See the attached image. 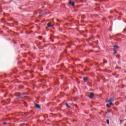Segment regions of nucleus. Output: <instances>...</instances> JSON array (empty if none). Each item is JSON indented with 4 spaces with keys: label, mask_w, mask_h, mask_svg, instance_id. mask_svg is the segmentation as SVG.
Segmentation results:
<instances>
[{
    "label": "nucleus",
    "mask_w": 126,
    "mask_h": 126,
    "mask_svg": "<svg viewBox=\"0 0 126 126\" xmlns=\"http://www.w3.org/2000/svg\"><path fill=\"white\" fill-rule=\"evenodd\" d=\"M69 4H70V5H71V6H74V5L75 4V2L72 1V0H70L69 1Z\"/></svg>",
    "instance_id": "f257e3e1"
},
{
    "label": "nucleus",
    "mask_w": 126,
    "mask_h": 126,
    "mask_svg": "<svg viewBox=\"0 0 126 126\" xmlns=\"http://www.w3.org/2000/svg\"><path fill=\"white\" fill-rule=\"evenodd\" d=\"M87 80H88V78H87V77L84 78V82H86L87 81Z\"/></svg>",
    "instance_id": "39448f33"
},
{
    "label": "nucleus",
    "mask_w": 126,
    "mask_h": 126,
    "mask_svg": "<svg viewBox=\"0 0 126 126\" xmlns=\"http://www.w3.org/2000/svg\"><path fill=\"white\" fill-rule=\"evenodd\" d=\"M114 48H119V47H118L117 45H114Z\"/></svg>",
    "instance_id": "f8f14e48"
},
{
    "label": "nucleus",
    "mask_w": 126,
    "mask_h": 126,
    "mask_svg": "<svg viewBox=\"0 0 126 126\" xmlns=\"http://www.w3.org/2000/svg\"><path fill=\"white\" fill-rule=\"evenodd\" d=\"M34 106L35 107H36V108H37V109H41V106H40L39 105L37 104L36 103L34 104Z\"/></svg>",
    "instance_id": "20e7f679"
},
{
    "label": "nucleus",
    "mask_w": 126,
    "mask_h": 126,
    "mask_svg": "<svg viewBox=\"0 0 126 126\" xmlns=\"http://www.w3.org/2000/svg\"><path fill=\"white\" fill-rule=\"evenodd\" d=\"M87 70L86 69H85V71H86Z\"/></svg>",
    "instance_id": "412c9836"
},
{
    "label": "nucleus",
    "mask_w": 126,
    "mask_h": 126,
    "mask_svg": "<svg viewBox=\"0 0 126 126\" xmlns=\"http://www.w3.org/2000/svg\"><path fill=\"white\" fill-rule=\"evenodd\" d=\"M120 123H121L120 124H122L123 123V121L121 120Z\"/></svg>",
    "instance_id": "f3484780"
},
{
    "label": "nucleus",
    "mask_w": 126,
    "mask_h": 126,
    "mask_svg": "<svg viewBox=\"0 0 126 126\" xmlns=\"http://www.w3.org/2000/svg\"><path fill=\"white\" fill-rule=\"evenodd\" d=\"M53 25H51L50 23L47 24V27H52Z\"/></svg>",
    "instance_id": "423d86ee"
},
{
    "label": "nucleus",
    "mask_w": 126,
    "mask_h": 126,
    "mask_svg": "<svg viewBox=\"0 0 126 126\" xmlns=\"http://www.w3.org/2000/svg\"><path fill=\"white\" fill-rule=\"evenodd\" d=\"M65 105L67 108H68L69 109L70 108V106H68V104H67V103H66Z\"/></svg>",
    "instance_id": "0eeeda50"
},
{
    "label": "nucleus",
    "mask_w": 126,
    "mask_h": 126,
    "mask_svg": "<svg viewBox=\"0 0 126 126\" xmlns=\"http://www.w3.org/2000/svg\"><path fill=\"white\" fill-rule=\"evenodd\" d=\"M3 125H8V123H6V122H4L3 123Z\"/></svg>",
    "instance_id": "4468645a"
},
{
    "label": "nucleus",
    "mask_w": 126,
    "mask_h": 126,
    "mask_svg": "<svg viewBox=\"0 0 126 126\" xmlns=\"http://www.w3.org/2000/svg\"><path fill=\"white\" fill-rule=\"evenodd\" d=\"M95 53H99V51H96L95 52Z\"/></svg>",
    "instance_id": "aec40b11"
},
{
    "label": "nucleus",
    "mask_w": 126,
    "mask_h": 126,
    "mask_svg": "<svg viewBox=\"0 0 126 126\" xmlns=\"http://www.w3.org/2000/svg\"><path fill=\"white\" fill-rule=\"evenodd\" d=\"M106 106H107V107H108V108H111V106H110V105L109 104H107Z\"/></svg>",
    "instance_id": "9b49d317"
},
{
    "label": "nucleus",
    "mask_w": 126,
    "mask_h": 126,
    "mask_svg": "<svg viewBox=\"0 0 126 126\" xmlns=\"http://www.w3.org/2000/svg\"><path fill=\"white\" fill-rule=\"evenodd\" d=\"M126 29H124V31H126Z\"/></svg>",
    "instance_id": "5701e85b"
},
{
    "label": "nucleus",
    "mask_w": 126,
    "mask_h": 126,
    "mask_svg": "<svg viewBox=\"0 0 126 126\" xmlns=\"http://www.w3.org/2000/svg\"><path fill=\"white\" fill-rule=\"evenodd\" d=\"M111 110H108L106 112V114H109V113H111Z\"/></svg>",
    "instance_id": "1a4fd4ad"
},
{
    "label": "nucleus",
    "mask_w": 126,
    "mask_h": 126,
    "mask_svg": "<svg viewBox=\"0 0 126 126\" xmlns=\"http://www.w3.org/2000/svg\"><path fill=\"white\" fill-rule=\"evenodd\" d=\"M115 101V99L113 98H110V99L107 100L108 103H110V102H114Z\"/></svg>",
    "instance_id": "7ed1b4c3"
},
{
    "label": "nucleus",
    "mask_w": 126,
    "mask_h": 126,
    "mask_svg": "<svg viewBox=\"0 0 126 126\" xmlns=\"http://www.w3.org/2000/svg\"><path fill=\"white\" fill-rule=\"evenodd\" d=\"M106 123H107V125H109V124H110V121H109V120H106Z\"/></svg>",
    "instance_id": "9d476101"
},
{
    "label": "nucleus",
    "mask_w": 126,
    "mask_h": 126,
    "mask_svg": "<svg viewBox=\"0 0 126 126\" xmlns=\"http://www.w3.org/2000/svg\"><path fill=\"white\" fill-rule=\"evenodd\" d=\"M0 12H1V10L0 9Z\"/></svg>",
    "instance_id": "4be33fe9"
},
{
    "label": "nucleus",
    "mask_w": 126,
    "mask_h": 126,
    "mask_svg": "<svg viewBox=\"0 0 126 126\" xmlns=\"http://www.w3.org/2000/svg\"><path fill=\"white\" fill-rule=\"evenodd\" d=\"M39 40H42V37L41 36H39Z\"/></svg>",
    "instance_id": "2eb2a0df"
},
{
    "label": "nucleus",
    "mask_w": 126,
    "mask_h": 126,
    "mask_svg": "<svg viewBox=\"0 0 126 126\" xmlns=\"http://www.w3.org/2000/svg\"><path fill=\"white\" fill-rule=\"evenodd\" d=\"M114 55H116L117 54V51L116 50H114V52L113 53Z\"/></svg>",
    "instance_id": "ddd939ff"
},
{
    "label": "nucleus",
    "mask_w": 126,
    "mask_h": 126,
    "mask_svg": "<svg viewBox=\"0 0 126 126\" xmlns=\"http://www.w3.org/2000/svg\"><path fill=\"white\" fill-rule=\"evenodd\" d=\"M25 106H26V107H27V105H26Z\"/></svg>",
    "instance_id": "b1692460"
},
{
    "label": "nucleus",
    "mask_w": 126,
    "mask_h": 126,
    "mask_svg": "<svg viewBox=\"0 0 126 126\" xmlns=\"http://www.w3.org/2000/svg\"><path fill=\"white\" fill-rule=\"evenodd\" d=\"M7 104H9V103H10V99H8L7 100Z\"/></svg>",
    "instance_id": "6e6552de"
},
{
    "label": "nucleus",
    "mask_w": 126,
    "mask_h": 126,
    "mask_svg": "<svg viewBox=\"0 0 126 126\" xmlns=\"http://www.w3.org/2000/svg\"><path fill=\"white\" fill-rule=\"evenodd\" d=\"M57 21H59V20H57Z\"/></svg>",
    "instance_id": "393cba45"
},
{
    "label": "nucleus",
    "mask_w": 126,
    "mask_h": 126,
    "mask_svg": "<svg viewBox=\"0 0 126 126\" xmlns=\"http://www.w3.org/2000/svg\"><path fill=\"white\" fill-rule=\"evenodd\" d=\"M107 63V61H105L104 62V63Z\"/></svg>",
    "instance_id": "a211bd4d"
},
{
    "label": "nucleus",
    "mask_w": 126,
    "mask_h": 126,
    "mask_svg": "<svg viewBox=\"0 0 126 126\" xmlns=\"http://www.w3.org/2000/svg\"><path fill=\"white\" fill-rule=\"evenodd\" d=\"M20 97H21V98H22L23 96L21 94H20Z\"/></svg>",
    "instance_id": "6ab92c4d"
},
{
    "label": "nucleus",
    "mask_w": 126,
    "mask_h": 126,
    "mask_svg": "<svg viewBox=\"0 0 126 126\" xmlns=\"http://www.w3.org/2000/svg\"><path fill=\"white\" fill-rule=\"evenodd\" d=\"M109 105H113V103L110 102V103H109Z\"/></svg>",
    "instance_id": "dca6fc26"
},
{
    "label": "nucleus",
    "mask_w": 126,
    "mask_h": 126,
    "mask_svg": "<svg viewBox=\"0 0 126 126\" xmlns=\"http://www.w3.org/2000/svg\"><path fill=\"white\" fill-rule=\"evenodd\" d=\"M88 97L90 98V99H92L94 97V94L93 93H91L90 95H88Z\"/></svg>",
    "instance_id": "f03ea898"
}]
</instances>
